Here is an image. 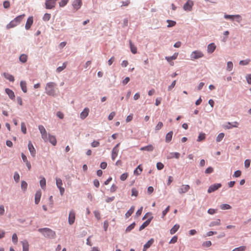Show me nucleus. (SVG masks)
Masks as SVG:
<instances>
[{"label":"nucleus","mask_w":251,"mask_h":251,"mask_svg":"<svg viewBox=\"0 0 251 251\" xmlns=\"http://www.w3.org/2000/svg\"><path fill=\"white\" fill-rule=\"evenodd\" d=\"M40 185L42 189H44L46 185V180L44 177H43L40 181Z\"/></svg>","instance_id":"33"},{"label":"nucleus","mask_w":251,"mask_h":251,"mask_svg":"<svg viewBox=\"0 0 251 251\" xmlns=\"http://www.w3.org/2000/svg\"><path fill=\"white\" fill-rule=\"evenodd\" d=\"M173 134V132L172 131H171L169 132L168 133H167L165 137L166 142L169 143L172 140Z\"/></svg>","instance_id":"25"},{"label":"nucleus","mask_w":251,"mask_h":251,"mask_svg":"<svg viewBox=\"0 0 251 251\" xmlns=\"http://www.w3.org/2000/svg\"><path fill=\"white\" fill-rule=\"evenodd\" d=\"M25 16V14H22L16 17L13 20L11 21L7 25L6 28L9 29L16 26L21 23Z\"/></svg>","instance_id":"2"},{"label":"nucleus","mask_w":251,"mask_h":251,"mask_svg":"<svg viewBox=\"0 0 251 251\" xmlns=\"http://www.w3.org/2000/svg\"><path fill=\"white\" fill-rule=\"evenodd\" d=\"M13 242L16 244L18 242V237L16 233H14L12 237Z\"/></svg>","instance_id":"52"},{"label":"nucleus","mask_w":251,"mask_h":251,"mask_svg":"<svg viewBox=\"0 0 251 251\" xmlns=\"http://www.w3.org/2000/svg\"><path fill=\"white\" fill-rule=\"evenodd\" d=\"M142 171V168L141 165H139L134 171V174L135 175H139L141 174Z\"/></svg>","instance_id":"31"},{"label":"nucleus","mask_w":251,"mask_h":251,"mask_svg":"<svg viewBox=\"0 0 251 251\" xmlns=\"http://www.w3.org/2000/svg\"><path fill=\"white\" fill-rule=\"evenodd\" d=\"M23 251H28V243L27 241L25 240L22 242Z\"/></svg>","instance_id":"29"},{"label":"nucleus","mask_w":251,"mask_h":251,"mask_svg":"<svg viewBox=\"0 0 251 251\" xmlns=\"http://www.w3.org/2000/svg\"><path fill=\"white\" fill-rule=\"evenodd\" d=\"M176 83V80H174L172 82L171 84L168 86V90L171 91L173 89V88H174V87L175 86Z\"/></svg>","instance_id":"53"},{"label":"nucleus","mask_w":251,"mask_h":251,"mask_svg":"<svg viewBox=\"0 0 251 251\" xmlns=\"http://www.w3.org/2000/svg\"><path fill=\"white\" fill-rule=\"evenodd\" d=\"M3 76L6 79L9 80V81H10L14 82L15 80L14 77L12 75L9 74L8 73H4Z\"/></svg>","instance_id":"24"},{"label":"nucleus","mask_w":251,"mask_h":251,"mask_svg":"<svg viewBox=\"0 0 251 251\" xmlns=\"http://www.w3.org/2000/svg\"><path fill=\"white\" fill-rule=\"evenodd\" d=\"M177 237L176 236H174L170 240V241L169 242V244H174L177 242Z\"/></svg>","instance_id":"58"},{"label":"nucleus","mask_w":251,"mask_h":251,"mask_svg":"<svg viewBox=\"0 0 251 251\" xmlns=\"http://www.w3.org/2000/svg\"><path fill=\"white\" fill-rule=\"evenodd\" d=\"M163 126V124L161 122H159L155 127V130L158 131L160 130Z\"/></svg>","instance_id":"45"},{"label":"nucleus","mask_w":251,"mask_h":251,"mask_svg":"<svg viewBox=\"0 0 251 251\" xmlns=\"http://www.w3.org/2000/svg\"><path fill=\"white\" fill-rule=\"evenodd\" d=\"M41 197V192L37 191L35 195V203L37 204L39 203Z\"/></svg>","instance_id":"22"},{"label":"nucleus","mask_w":251,"mask_h":251,"mask_svg":"<svg viewBox=\"0 0 251 251\" xmlns=\"http://www.w3.org/2000/svg\"><path fill=\"white\" fill-rule=\"evenodd\" d=\"M213 171V168L211 167H209L205 170V173L206 174H209L212 173Z\"/></svg>","instance_id":"55"},{"label":"nucleus","mask_w":251,"mask_h":251,"mask_svg":"<svg viewBox=\"0 0 251 251\" xmlns=\"http://www.w3.org/2000/svg\"><path fill=\"white\" fill-rule=\"evenodd\" d=\"M129 45L130 50L133 54H135L137 53V48L132 43L131 41H129Z\"/></svg>","instance_id":"32"},{"label":"nucleus","mask_w":251,"mask_h":251,"mask_svg":"<svg viewBox=\"0 0 251 251\" xmlns=\"http://www.w3.org/2000/svg\"><path fill=\"white\" fill-rule=\"evenodd\" d=\"M177 54L175 53L173 56L166 57V58L167 61L171 62L173 60H175V59H176L177 57Z\"/></svg>","instance_id":"39"},{"label":"nucleus","mask_w":251,"mask_h":251,"mask_svg":"<svg viewBox=\"0 0 251 251\" xmlns=\"http://www.w3.org/2000/svg\"><path fill=\"white\" fill-rule=\"evenodd\" d=\"M212 245L211 242L210 241H207L205 242H204L202 243V246L203 247H209Z\"/></svg>","instance_id":"57"},{"label":"nucleus","mask_w":251,"mask_h":251,"mask_svg":"<svg viewBox=\"0 0 251 251\" xmlns=\"http://www.w3.org/2000/svg\"><path fill=\"white\" fill-rule=\"evenodd\" d=\"M57 0H47L45 2L46 8L47 9L53 8Z\"/></svg>","instance_id":"9"},{"label":"nucleus","mask_w":251,"mask_h":251,"mask_svg":"<svg viewBox=\"0 0 251 251\" xmlns=\"http://www.w3.org/2000/svg\"><path fill=\"white\" fill-rule=\"evenodd\" d=\"M75 212L73 210L70 211L68 217V222L70 225H72L75 221Z\"/></svg>","instance_id":"8"},{"label":"nucleus","mask_w":251,"mask_h":251,"mask_svg":"<svg viewBox=\"0 0 251 251\" xmlns=\"http://www.w3.org/2000/svg\"><path fill=\"white\" fill-rule=\"evenodd\" d=\"M180 153L177 152H171L167 156V159H172L173 158H176V159H178L180 157Z\"/></svg>","instance_id":"20"},{"label":"nucleus","mask_w":251,"mask_h":251,"mask_svg":"<svg viewBox=\"0 0 251 251\" xmlns=\"http://www.w3.org/2000/svg\"><path fill=\"white\" fill-rule=\"evenodd\" d=\"M204 56L202 51L200 50H195L192 52L190 57L192 60L197 59L202 57Z\"/></svg>","instance_id":"4"},{"label":"nucleus","mask_w":251,"mask_h":251,"mask_svg":"<svg viewBox=\"0 0 251 251\" xmlns=\"http://www.w3.org/2000/svg\"><path fill=\"white\" fill-rule=\"evenodd\" d=\"M66 67V64H63L62 66L57 68L56 71L57 73H59L62 71Z\"/></svg>","instance_id":"43"},{"label":"nucleus","mask_w":251,"mask_h":251,"mask_svg":"<svg viewBox=\"0 0 251 251\" xmlns=\"http://www.w3.org/2000/svg\"><path fill=\"white\" fill-rule=\"evenodd\" d=\"M20 86L23 92L26 93L27 92L26 83L25 81L22 80L20 82Z\"/></svg>","instance_id":"26"},{"label":"nucleus","mask_w":251,"mask_h":251,"mask_svg":"<svg viewBox=\"0 0 251 251\" xmlns=\"http://www.w3.org/2000/svg\"><path fill=\"white\" fill-rule=\"evenodd\" d=\"M69 0H61L59 2L60 6L63 7L68 2Z\"/></svg>","instance_id":"62"},{"label":"nucleus","mask_w":251,"mask_h":251,"mask_svg":"<svg viewBox=\"0 0 251 251\" xmlns=\"http://www.w3.org/2000/svg\"><path fill=\"white\" fill-rule=\"evenodd\" d=\"M170 209V206H168L163 211L162 213V218H164L166 214L169 212Z\"/></svg>","instance_id":"48"},{"label":"nucleus","mask_w":251,"mask_h":251,"mask_svg":"<svg viewBox=\"0 0 251 251\" xmlns=\"http://www.w3.org/2000/svg\"><path fill=\"white\" fill-rule=\"evenodd\" d=\"M138 194V192L136 188H133L131 189V196L137 197Z\"/></svg>","instance_id":"51"},{"label":"nucleus","mask_w":251,"mask_h":251,"mask_svg":"<svg viewBox=\"0 0 251 251\" xmlns=\"http://www.w3.org/2000/svg\"><path fill=\"white\" fill-rule=\"evenodd\" d=\"M167 22L168 23V25H167L168 27H173L176 24V22L174 21L168 20L167 21Z\"/></svg>","instance_id":"44"},{"label":"nucleus","mask_w":251,"mask_h":251,"mask_svg":"<svg viewBox=\"0 0 251 251\" xmlns=\"http://www.w3.org/2000/svg\"><path fill=\"white\" fill-rule=\"evenodd\" d=\"M118 152L119 150H116V149H112L111 158L113 160H114L116 157L117 156Z\"/></svg>","instance_id":"34"},{"label":"nucleus","mask_w":251,"mask_h":251,"mask_svg":"<svg viewBox=\"0 0 251 251\" xmlns=\"http://www.w3.org/2000/svg\"><path fill=\"white\" fill-rule=\"evenodd\" d=\"M154 147L152 145H149L143 147L141 148L140 150L141 151H151L153 150Z\"/></svg>","instance_id":"23"},{"label":"nucleus","mask_w":251,"mask_h":251,"mask_svg":"<svg viewBox=\"0 0 251 251\" xmlns=\"http://www.w3.org/2000/svg\"><path fill=\"white\" fill-rule=\"evenodd\" d=\"M251 161L250 159H246L244 162V166L246 168H248L250 166Z\"/></svg>","instance_id":"60"},{"label":"nucleus","mask_w":251,"mask_h":251,"mask_svg":"<svg viewBox=\"0 0 251 251\" xmlns=\"http://www.w3.org/2000/svg\"><path fill=\"white\" fill-rule=\"evenodd\" d=\"M153 219V216H151L150 218H149L147 220H146L145 222H144L142 225L140 226L139 230L141 231L143 229H144L145 228H146L147 226H148L149 224H150L151 221Z\"/></svg>","instance_id":"13"},{"label":"nucleus","mask_w":251,"mask_h":251,"mask_svg":"<svg viewBox=\"0 0 251 251\" xmlns=\"http://www.w3.org/2000/svg\"><path fill=\"white\" fill-rule=\"evenodd\" d=\"M189 185H182V186L178 189L179 194H182L186 193L190 189Z\"/></svg>","instance_id":"11"},{"label":"nucleus","mask_w":251,"mask_h":251,"mask_svg":"<svg viewBox=\"0 0 251 251\" xmlns=\"http://www.w3.org/2000/svg\"><path fill=\"white\" fill-rule=\"evenodd\" d=\"M193 4V1L188 0L183 5V9L185 11H191Z\"/></svg>","instance_id":"10"},{"label":"nucleus","mask_w":251,"mask_h":251,"mask_svg":"<svg viewBox=\"0 0 251 251\" xmlns=\"http://www.w3.org/2000/svg\"><path fill=\"white\" fill-rule=\"evenodd\" d=\"M89 112V109L88 108H85L83 111H82L80 114V118L82 120H84L85 119L87 116L88 115Z\"/></svg>","instance_id":"14"},{"label":"nucleus","mask_w":251,"mask_h":251,"mask_svg":"<svg viewBox=\"0 0 251 251\" xmlns=\"http://www.w3.org/2000/svg\"><path fill=\"white\" fill-rule=\"evenodd\" d=\"M224 18L226 19H231L232 20H233L234 18H236V21L238 23H240L242 21V18L240 15H231L225 14L224 15Z\"/></svg>","instance_id":"7"},{"label":"nucleus","mask_w":251,"mask_h":251,"mask_svg":"<svg viewBox=\"0 0 251 251\" xmlns=\"http://www.w3.org/2000/svg\"><path fill=\"white\" fill-rule=\"evenodd\" d=\"M221 186L222 184L221 183H215L214 184L211 185L207 190V192L208 193H211L212 192H215Z\"/></svg>","instance_id":"6"},{"label":"nucleus","mask_w":251,"mask_h":251,"mask_svg":"<svg viewBox=\"0 0 251 251\" xmlns=\"http://www.w3.org/2000/svg\"><path fill=\"white\" fill-rule=\"evenodd\" d=\"M246 77L247 82L249 84H251V74L247 75Z\"/></svg>","instance_id":"64"},{"label":"nucleus","mask_w":251,"mask_h":251,"mask_svg":"<svg viewBox=\"0 0 251 251\" xmlns=\"http://www.w3.org/2000/svg\"><path fill=\"white\" fill-rule=\"evenodd\" d=\"M134 211V206H132L126 212V213L125 214L126 217L128 218L129 216H130L132 213H133Z\"/></svg>","instance_id":"28"},{"label":"nucleus","mask_w":251,"mask_h":251,"mask_svg":"<svg viewBox=\"0 0 251 251\" xmlns=\"http://www.w3.org/2000/svg\"><path fill=\"white\" fill-rule=\"evenodd\" d=\"M221 224V221L219 219H216L215 221H212L210 223L209 226L210 227L214 226H219Z\"/></svg>","instance_id":"27"},{"label":"nucleus","mask_w":251,"mask_h":251,"mask_svg":"<svg viewBox=\"0 0 251 251\" xmlns=\"http://www.w3.org/2000/svg\"><path fill=\"white\" fill-rule=\"evenodd\" d=\"M27 187V183L24 180L21 182V188L24 191H25Z\"/></svg>","instance_id":"42"},{"label":"nucleus","mask_w":251,"mask_h":251,"mask_svg":"<svg viewBox=\"0 0 251 251\" xmlns=\"http://www.w3.org/2000/svg\"><path fill=\"white\" fill-rule=\"evenodd\" d=\"M33 20L32 17H30L27 19V20L25 25V28H26V29L28 30L30 28L31 25L33 24Z\"/></svg>","instance_id":"19"},{"label":"nucleus","mask_w":251,"mask_h":251,"mask_svg":"<svg viewBox=\"0 0 251 251\" xmlns=\"http://www.w3.org/2000/svg\"><path fill=\"white\" fill-rule=\"evenodd\" d=\"M82 5V0H75L73 3V6L74 8L76 10H78L80 8Z\"/></svg>","instance_id":"16"},{"label":"nucleus","mask_w":251,"mask_h":251,"mask_svg":"<svg viewBox=\"0 0 251 251\" xmlns=\"http://www.w3.org/2000/svg\"><path fill=\"white\" fill-rule=\"evenodd\" d=\"M28 148L31 156L34 157L36 155V150L30 141L28 142Z\"/></svg>","instance_id":"12"},{"label":"nucleus","mask_w":251,"mask_h":251,"mask_svg":"<svg viewBox=\"0 0 251 251\" xmlns=\"http://www.w3.org/2000/svg\"><path fill=\"white\" fill-rule=\"evenodd\" d=\"M241 175V172L240 170L236 171L234 174L233 176L235 177H239Z\"/></svg>","instance_id":"63"},{"label":"nucleus","mask_w":251,"mask_h":251,"mask_svg":"<svg viewBox=\"0 0 251 251\" xmlns=\"http://www.w3.org/2000/svg\"><path fill=\"white\" fill-rule=\"evenodd\" d=\"M154 242V239L151 238L144 245L143 249V251H146L152 245Z\"/></svg>","instance_id":"15"},{"label":"nucleus","mask_w":251,"mask_h":251,"mask_svg":"<svg viewBox=\"0 0 251 251\" xmlns=\"http://www.w3.org/2000/svg\"><path fill=\"white\" fill-rule=\"evenodd\" d=\"M27 59V56L26 54H23L20 56V60L22 63H25L26 62Z\"/></svg>","instance_id":"38"},{"label":"nucleus","mask_w":251,"mask_h":251,"mask_svg":"<svg viewBox=\"0 0 251 251\" xmlns=\"http://www.w3.org/2000/svg\"><path fill=\"white\" fill-rule=\"evenodd\" d=\"M38 231L41 233L43 235L47 238H54L55 237V232L52 229L45 227L38 229Z\"/></svg>","instance_id":"1"},{"label":"nucleus","mask_w":251,"mask_h":251,"mask_svg":"<svg viewBox=\"0 0 251 251\" xmlns=\"http://www.w3.org/2000/svg\"><path fill=\"white\" fill-rule=\"evenodd\" d=\"M245 249V246H241L233 249L232 251H244Z\"/></svg>","instance_id":"54"},{"label":"nucleus","mask_w":251,"mask_h":251,"mask_svg":"<svg viewBox=\"0 0 251 251\" xmlns=\"http://www.w3.org/2000/svg\"><path fill=\"white\" fill-rule=\"evenodd\" d=\"M94 215L97 219L98 220L100 219V213L98 211H94Z\"/></svg>","instance_id":"61"},{"label":"nucleus","mask_w":251,"mask_h":251,"mask_svg":"<svg viewBox=\"0 0 251 251\" xmlns=\"http://www.w3.org/2000/svg\"><path fill=\"white\" fill-rule=\"evenodd\" d=\"M216 48V46L214 43H211L207 46V52L209 53H211L214 51Z\"/></svg>","instance_id":"17"},{"label":"nucleus","mask_w":251,"mask_h":251,"mask_svg":"<svg viewBox=\"0 0 251 251\" xmlns=\"http://www.w3.org/2000/svg\"><path fill=\"white\" fill-rule=\"evenodd\" d=\"M20 175L18 173V172H15L14 174V179L15 181L17 182H19V181L20 180Z\"/></svg>","instance_id":"49"},{"label":"nucleus","mask_w":251,"mask_h":251,"mask_svg":"<svg viewBox=\"0 0 251 251\" xmlns=\"http://www.w3.org/2000/svg\"><path fill=\"white\" fill-rule=\"evenodd\" d=\"M135 222H133L131 224H130L129 226H128L126 229V232H130L132 229H133L135 226Z\"/></svg>","instance_id":"35"},{"label":"nucleus","mask_w":251,"mask_h":251,"mask_svg":"<svg viewBox=\"0 0 251 251\" xmlns=\"http://www.w3.org/2000/svg\"><path fill=\"white\" fill-rule=\"evenodd\" d=\"M100 143L98 141H94L93 142L91 143V146L93 148L97 147L99 146Z\"/></svg>","instance_id":"59"},{"label":"nucleus","mask_w":251,"mask_h":251,"mask_svg":"<svg viewBox=\"0 0 251 251\" xmlns=\"http://www.w3.org/2000/svg\"><path fill=\"white\" fill-rule=\"evenodd\" d=\"M48 141L53 145L55 146L56 144V140L54 136L49 134L48 136Z\"/></svg>","instance_id":"21"},{"label":"nucleus","mask_w":251,"mask_h":251,"mask_svg":"<svg viewBox=\"0 0 251 251\" xmlns=\"http://www.w3.org/2000/svg\"><path fill=\"white\" fill-rule=\"evenodd\" d=\"M56 84L53 82H50L47 83L45 87L46 94L49 96H54L55 94L54 87Z\"/></svg>","instance_id":"3"},{"label":"nucleus","mask_w":251,"mask_h":251,"mask_svg":"<svg viewBox=\"0 0 251 251\" xmlns=\"http://www.w3.org/2000/svg\"><path fill=\"white\" fill-rule=\"evenodd\" d=\"M179 226L177 224H176L170 230L171 234H175L179 229Z\"/></svg>","instance_id":"30"},{"label":"nucleus","mask_w":251,"mask_h":251,"mask_svg":"<svg viewBox=\"0 0 251 251\" xmlns=\"http://www.w3.org/2000/svg\"><path fill=\"white\" fill-rule=\"evenodd\" d=\"M56 184L58 188L62 187V185H63L62 181L60 178H56Z\"/></svg>","instance_id":"36"},{"label":"nucleus","mask_w":251,"mask_h":251,"mask_svg":"<svg viewBox=\"0 0 251 251\" xmlns=\"http://www.w3.org/2000/svg\"><path fill=\"white\" fill-rule=\"evenodd\" d=\"M224 136H225V134H224V133H219L217 137H216V141L217 142H220V141H221L222 140L224 137Z\"/></svg>","instance_id":"40"},{"label":"nucleus","mask_w":251,"mask_h":251,"mask_svg":"<svg viewBox=\"0 0 251 251\" xmlns=\"http://www.w3.org/2000/svg\"><path fill=\"white\" fill-rule=\"evenodd\" d=\"M231 208V206L228 204H222L220 205V208L222 210L229 209Z\"/></svg>","instance_id":"41"},{"label":"nucleus","mask_w":251,"mask_h":251,"mask_svg":"<svg viewBox=\"0 0 251 251\" xmlns=\"http://www.w3.org/2000/svg\"><path fill=\"white\" fill-rule=\"evenodd\" d=\"M205 138V133H201L199 134V135L198 136V139H197V141L198 142H201V141L203 140Z\"/></svg>","instance_id":"37"},{"label":"nucleus","mask_w":251,"mask_h":251,"mask_svg":"<svg viewBox=\"0 0 251 251\" xmlns=\"http://www.w3.org/2000/svg\"><path fill=\"white\" fill-rule=\"evenodd\" d=\"M128 176V174L127 173H124L120 176V179L122 181H124L126 179Z\"/></svg>","instance_id":"50"},{"label":"nucleus","mask_w":251,"mask_h":251,"mask_svg":"<svg viewBox=\"0 0 251 251\" xmlns=\"http://www.w3.org/2000/svg\"><path fill=\"white\" fill-rule=\"evenodd\" d=\"M164 165L161 162H158L156 164V168L158 170H161L163 169Z\"/></svg>","instance_id":"56"},{"label":"nucleus","mask_w":251,"mask_h":251,"mask_svg":"<svg viewBox=\"0 0 251 251\" xmlns=\"http://www.w3.org/2000/svg\"><path fill=\"white\" fill-rule=\"evenodd\" d=\"M38 129L41 134L42 138L45 142L48 141V134L46 130L42 125H39L38 126Z\"/></svg>","instance_id":"5"},{"label":"nucleus","mask_w":251,"mask_h":251,"mask_svg":"<svg viewBox=\"0 0 251 251\" xmlns=\"http://www.w3.org/2000/svg\"><path fill=\"white\" fill-rule=\"evenodd\" d=\"M50 17H51V15L50 14H49V13H46L43 17V19L44 21H48L50 20Z\"/></svg>","instance_id":"47"},{"label":"nucleus","mask_w":251,"mask_h":251,"mask_svg":"<svg viewBox=\"0 0 251 251\" xmlns=\"http://www.w3.org/2000/svg\"><path fill=\"white\" fill-rule=\"evenodd\" d=\"M21 131L24 134L26 133V128L25 123L22 122L21 123Z\"/></svg>","instance_id":"46"},{"label":"nucleus","mask_w":251,"mask_h":251,"mask_svg":"<svg viewBox=\"0 0 251 251\" xmlns=\"http://www.w3.org/2000/svg\"><path fill=\"white\" fill-rule=\"evenodd\" d=\"M5 93L8 95L9 98L12 100L15 99V96L14 93L12 90L9 88H6L5 90Z\"/></svg>","instance_id":"18"}]
</instances>
